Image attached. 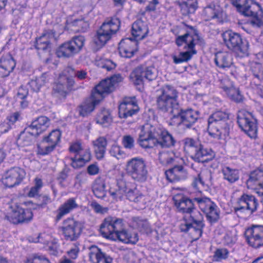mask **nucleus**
I'll list each match as a JSON object with an SVG mask.
<instances>
[{
    "instance_id": "obj_7",
    "label": "nucleus",
    "mask_w": 263,
    "mask_h": 263,
    "mask_svg": "<svg viewBox=\"0 0 263 263\" xmlns=\"http://www.w3.org/2000/svg\"><path fill=\"white\" fill-rule=\"evenodd\" d=\"M120 24V20L117 18H112L103 23L93 40L97 50L102 47L116 33L119 29Z\"/></svg>"
},
{
    "instance_id": "obj_51",
    "label": "nucleus",
    "mask_w": 263,
    "mask_h": 263,
    "mask_svg": "<svg viewBox=\"0 0 263 263\" xmlns=\"http://www.w3.org/2000/svg\"><path fill=\"white\" fill-rule=\"evenodd\" d=\"M133 227L143 232H148L149 231V226L146 220H144L136 217L133 219Z\"/></svg>"
},
{
    "instance_id": "obj_49",
    "label": "nucleus",
    "mask_w": 263,
    "mask_h": 263,
    "mask_svg": "<svg viewBox=\"0 0 263 263\" xmlns=\"http://www.w3.org/2000/svg\"><path fill=\"white\" fill-rule=\"evenodd\" d=\"M198 174L200 179L202 180V184H204L205 190H207L213 184L211 171L208 169H204L202 170Z\"/></svg>"
},
{
    "instance_id": "obj_45",
    "label": "nucleus",
    "mask_w": 263,
    "mask_h": 263,
    "mask_svg": "<svg viewBox=\"0 0 263 263\" xmlns=\"http://www.w3.org/2000/svg\"><path fill=\"white\" fill-rule=\"evenodd\" d=\"M219 8L214 4L211 3L205 7L203 10L204 15L207 19L211 20L216 18L219 14Z\"/></svg>"
},
{
    "instance_id": "obj_3",
    "label": "nucleus",
    "mask_w": 263,
    "mask_h": 263,
    "mask_svg": "<svg viewBox=\"0 0 263 263\" xmlns=\"http://www.w3.org/2000/svg\"><path fill=\"white\" fill-rule=\"evenodd\" d=\"M190 28L192 30V32H186L182 35L177 36L175 42L178 46H182L185 44L184 48L189 50L185 52H180L178 56L175 55L172 56L173 62L176 64L187 62L197 52L194 47L196 44V42L200 40L199 36L197 30L193 27H191Z\"/></svg>"
},
{
    "instance_id": "obj_31",
    "label": "nucleus",
    "mask_w": 263,
    "mask_h": 263,
    "mask_svg": "<svg viewBox=\"0 0 263 263\" xmlns=\"http://www.w3.org/2000/svg\"><path fill=\"white\" fill-rule=\"evenodd\" d=\"M50 124L49 119L45 116H41L34 120L28 127L29 130L37 136L45 131Z\"/></svg>"
},
{
    "instance_id": "obj_24",
    "label": "nucleus",
    "mask_w": 263,
    "mask_h": 263,
    "mask_svg": "<svg viewBox=\"0 0 263 263\" xmlns=\"http://www.w3.org/2000/svg\"><path fill=\"white\" fill-rule=\"evenodd\" d=\"M195 198L190 199L182 194H177L173 197L174 204L178 211L183 213H190L194 209Z\"/></svg>"
},
{
    "instance_id": "obj_30",
    "label": "nucleus",
    "mask_w": 263,
    "mask_h": 263,
    "mask_svg": "<svg viewBox=\"0 0 263 263\" xmlns=\"http://www.w3.org/2000/svg\"><path fill=\"white\" fill-rule=\"evenodd\" d=\"M55 32L53 30H44L42 35L36 40L35 48L40 50L50 48V41L54 38Z\"/></svg>"
},
{
    "instance_id": "obj_39",
    "label": "nucleus",
    "mask_w": 263,
    "mask_h": 263,
    "mask_svg": "<svg viewBox=\"0 0 263 263\" xmlns=\"http://www.w3.org/2000/svg\"><path fill=\"white\" fill-rule=\"evenodd\" d=\"M126 197L129 201L137 203L144 205L146 203L145 196L136 187L133 189H128L126 193Z\"/></svg>"
},
{
    "instance_id": "obj_14",
    "label": "nucleus",
    "mask_w": 263,
    "mask_h": 263,
    "mask_svg": "<svg viewBox=\"0 0 263 263\" xmlns=\"http://www.w3.org/2000/svg\"><path fill=\"white\" fill-rule=\"evenodd\" d=\"M122 80V78L120 74H116L102 80L92 90L91 93L92 97L101 101L106 95L115 89L116 86Z\"/></svg>"
},
{
    "instance_id": "obj_26",
    "label": "nucleus",
    "mask_w": 263,
    "mask_h": 263,
    "mask_svg": "<svg viewBox=\"0 0 263 263\" xmlns=\"http://www.w3.org/2000/svg\"><path fill=\"white\" fill-rule=\"evenodd\" d=\"M89 257L92 263L112 262V258L110 256L103 252L100 248L95 246L90 247Z\"/></svg>"
},
{
    "instance_id": "obj_36",
    "label": "nucleus",
    "mask_w": 263,
    "mask_h": 263,
    "mask_svg": "<svg viewBox=\"0 0 263 263\" xmlns=\"http://www.w3.org/2000/svg\"><path fill=\"white\" fill-rule=\"evenodd\" d=\"M221 173L223 179L230 183H234L239 179V172L237 169L225 166L222 167Z\"/></svg>"
},
{
    "instance_id": "obj_63",
    "label": "nucleus",
    "mask_w": 263,
    "mask_h": 263,
    "mask_svg": "<svg viewBox=\"0 0 263 263\" xmlns=\"http://www.w3.org/2000/svg\"><path fill=\"white\" fill-rule=\"evenodd\" d=\"M91 207L93 208L95 212L100 214L107 213L108 211V208L107 207H103L97 202H92L91 203Z\"/></svg>"
},
{
    "instance_id": "obj_11",
    "label": "nucleus",
    "mask_w": 263,
    "mask_h": 263,
    "mask_svg": "<svg viewBox=\"0 0 263 263\" xmlns=\"http://www.w3.org/2000/svg\"><path fill=\"white\" fill-rule=\"evenodd\" d=\"M123 228V220L116 217L108 216L104 219L100 227V232L104 238L117 240V233Z\"/></svg>"
},
{
    "instance_id": "obj_60",
    "label": "nucleus",
    "mask_w": 263,
    "mask_h": 263,
    "mask_svg": "<svg viewBox=\"0 0 263 263\" xmlns=\"http://www.w3.org/2000/svg\"><path fill=\"white\" fill-rule=\"evenodd\" d=\"M229 254L228 251L226 249H218L214 252L213 259L215 261H220L226 259Z\"/></svg>"
},
{
    "instance_id": "obj_10",
    "label": "nucleus",
    "mask_w": 263,
    "mask_h": 263,
    "mask_svg": "<svg viewBox=\"0 0 263 263\" xmlns=\"http://www.w3.org/2000/svg\"><path fill=\"white\" fill-rule=\"evenodd\" d=\"M237 123L239 127L251 138L257 137V120L251 112L239 110L237 114Z\"/></svg>"
},
{
    "instance_id": "obj_62",
    "label": "nucleus",
    "mask_w": 263,
    "mask_h": 263,
    "mask_svg": "<svg viewBox=\"0 0 263 263\" xmlns=\"http://www.w3.org/2000/svg\"><path fill=\"white\" fill-rule=\"evenodd\" d=\"M193 224L189 219L184 218L183 221L180 225V229L181 232L189 233Z\"/></svg>"
},
{
    "instance_id": "obj_56",
    "label": "nucleus",
    "mask_w": 263,
    "mask_h": 263,
    "mask_svg": "<svg viewBox=\"0 0 263 263\" xmlns=\"http://www.w3.org/2000/svg\"><path fill=\"white\" fill-rule=\"evenodd\" d=\"M204 225L193 224L189 234L193 240H198L202 235Z\"/></svg>"
},
{
    "instance_id": "obj_48",
    "label": "nucleus",
    "mask_w": 263,
    "mask_h": 263,
    "mask_svg": "<svg viewBox=\"0 0 263 263\" xmlns=\"http://www.w3.org/2000/svg\"><path fill=\"white\" fill-rule=\"evenodd\" d=\"M61 137V131L59 129H54L49 133L48 136L45 137L44 139L56 147L60 141Z\"/></svg>"
},
{
    "instance_id": "obj_41",
    "label": "nucleus",
    "mask_w": 263,
    "mask_h": 263,
    "mask_svg": "<svg viewBox=\"0 0 263 263\" xmlns=\"http://www.w3.org/2000/svg\"><path fill=\"white\" fill-rule=\"evenodd\" d=\"M105 184L101 179L95 180L92 186L94 195L98 198H103L106 195Z\"/></svg>"
},
{
    "instance_id": "obj_28",
    "label": "nucleus",
    "mask_w": 263,
    "mask_h": 263,
    "mask_svg": "<svg viewBox=\"0 0 263 263\" xmlns=\"http://www.w3.org/2000/svg\"><path fill=\"white\" fill-rule=\"evenodd\" d=\"M166 177L170 182H175L185 179L187 173L182 165H175L165 171Z\"/></svg>"
},
{
    "instance_id": "obj_25",
    "label": "nucleus",
    "mask_w": 263,
    "mask_h": 263,
    "mask_svg": "<svg viewBox=\"0 0 263 263\" xmlns=\"http://www.w3.org/2000/svg\"><path fill=\"white\" fill-rule=\"evenodd\" d=\"M138 49V42L131 38H126L121 41L119 45L120 55L125 58L132 57Z\"/></svg>"
},
{
    "instance_id": "obj_2",
    "label": "nucleus",
    "mask_w": 263,
    "mask_h": 263,
    "mask_svg": "<svg viewBox=\"0 0 263 263\" xmlns=\"http://www.w3.org/2000/svg\"><path fill=\"white\" fill-rule=\"evenodd\" d=\"M138 143L144 148H151L155 146L170 147L175 145L176 140L162 126L147 124L141 128Z\"/></svg>"
},
{
    "instance_id": "obj_9",
    "label": "nucleus",
    "mask_w": 263,
    "mask_h": 263,
    "mask_svg": "<svg viewBox=\"0 0 263 263\" xmlns=\"http://www.w3.org/2000/svg\"><path fill=\"white\" fill-rule=\"evenodd\" d=\"M127 174L135 181L145 182L147 178L148 170L145 160L134 157L128 160L126 164Z\"/></svg>"
},
{
    "instance_id": "obj_4",
    "label": "nucleus",
    "mask_w": 263,
    "mask_h": 263,
    "mask_svg": "<svg viewBox=\"0 0 263 263\" xmlns=\"http://www.w3.org/2000/svg\"><path fill=\"white\" fill-rule=\"evenodd\" d=\"M228 119L229 115L224 111H217L212 114L208 119L209 134L218 139L226 138L230 130Z\"/></svg>"
},
{
    "instance_id": "obj_21",
    "label": "nucleus",
    "mask_w": 263,
    "mask_h": 263,
    "mask_svg": "<svg viewBox=\"0 0 263 263\" xmlns=\"http://www.w3.org/2000/svg\"><path fill=\"white\" fill-rule=\"evenodd\" d=\"M33 216L30 209H25L20 206H15L6 216L10 222L16 224L31 220Z\"/></svg>"
},
{
    "instance_id": "obj_54",
    "label": "nucleus",
    "mask_w": 263,
    "mask_h": 263,
    "mask_svg": "<svg viewBox=\"0 0 263 263\" xmlns=\"http://www.w3.org/2000/svg\"><path fill=\"white\" fill-rule=\"evenodd\" d=\"M190 214L189 220L193 224L197 225H204L203 223V216L202 214L198 211L192 210Z\"/></svg>"
},
{
    "instance_id": "obj_6",
    "label": "nucleus",
    "mask_w": 263,
    "mask_h": 263,
    "mask_svg": "<svg viewBox=\"0 0 263 263\" xmlns=\"http://www.w3.org/2000/svg\"><path fill=\"white\" fill-rule=\"evenodd\" d=\"M69 151L70 153L73 154L74 156L66 157L65 160L75 169L83 167L91 160L90 150L85 148L80 141L70 143Z\"/></svg>"
},
{
    "instance_id": "obj_42",
    "label": "nucleus",
    "mask_w": 263,
    "mask_h": 263,
    "mask_svg": "<svg viewBox=\"0 0 263 263\" xmlns=\"http://www.w3.org/2000/svg\"><path fill=\"white\" fill-rule=\"evenodd\" d=\"M112 119L108 109H103L99 112L96 117V122L103 126H108L111 122Z\"/></svg>"
},
{
    "instance_id": "obj_55",
    "label": "nucleus",
    "mask_w": 263,
    "mask_h": 263,
    "mask_svg": "<svg viewBox=\"0 0 263 263\" xmlns=\"http://www.w3.org/2000/svg\"><path fill=\"white\" fill-rule=\"evenodd\" d=\"M71 26L77 28L74 30L76 31L84 32L89 27V23L83 18L77 19L71 22Z\"/></svg>"
},
{
    "instance_id": "obj_57",
    "label": "nucleus",
    "mask_w": 263,
    "mask_h": 263,
    "mask_svg": "<svg viewBox=\"0 0 263 263\" xmlns=\"http://www.w3.org/2000/svg\"><path fill=\"white\" fill-rule=\"evenodd\" d=\"M173 156V152H162L159 154V159L162 164H168L174 161L175 159Z\"/></svg>"
},
{
    "instance_id": "obj_5",
    "label": "nucleus",
    "mask_w": 263,
    "mask_h": 263,
    "mask_svg": "<svg viewBox=\"0 0 263 263\" xmlns=\"http://www.w3.org/2000/svg\"><path fill=\"white\" fill-rule=\"evenodd\" d=\"M232 5L236 7L237 11L246 16L253 18L252 23L260 27L263 22L262 17L263 11L260 6L252 0H231Z\"/></svg>"
},
{
    "instance_id": "obj_12",
    "label": "nucleus",
    "mask_w": 263,
    "mask_h": 263,
    "mask_svg": "<svg viewBox=\"0 0 263 263\" xmlns=\"http://www.w3.org/2000/svg\"><path fill=\"white\" fill-rule=\"evenodd\" d=\"M64 239L68 241H76L80 237L82 231V224L72 218H67L63 222L60 227Z\"/></svg>"
},
{
    "instance_id": "obj_18",
    "label": "nucleus",
    "mask_w": 263,
    "mask_h": 263,
    "mask_svg": "<svg viewBox=\"0 0 263 263\" xmlns=\"http://www.w3.org/2000/svg\"><path fill=\"white\" fill-rule=\"evenodd\" d=\"M26 175L25 171L19 167H11L5 172L2 179L4 185L8 187H12L18 185Z\"/></svg>"
},
{
    "instance_id": "obj_8",
    "label": "nucleus",
    "mask_w": 263,
    "mask_h": 263,
    "mask_svg": "<svg viewBox=\"0 0 263 263\" xmlns=\"http://www.w3.org/2000/svg\"><path fill=\"white\" fill-rule=\"evenodd\" d=\"M222 37L228 48L234 51L238 56L244 57L249 54V44L242 41L239 33L228 30L222 34Z\"/></svg>"
},
{
    "instance_id": "obj_40",
    "label": "nucleus",
    "mask_w": 263,
    "mask_h": 263,
    "mask_svg": "<svg viewBox=\"0 0 263 263\" xmlns=\"http://www.w3.org/2000/svg\"><path fill=\"white\" fill-rule=\"evenodd\" d=\"M220 87L231 100L237 103H239L242 101L243 98L242 95L240 93L238 88H236L233 86L229 87L223 85Z\"/></svg>"
},
{
    "instance_id": "obj_15",
    "label": "nucleus",
    "mask_w": 263,
    "mask_h": 263,
    "mask_svg": "<svg viewBox=\"0 0 263 263\" xmlns=\"http://www.w3.org/2000/svg\"><path fill=\"white\" fill-rule=\"evenodd\" d=\"M248 245L255 249L263 247V225L252 224L245 232Z\"/></svg>"
},
{
    "instance_id": "obj_23",
    "label": "nucleus",
    "mask_w": 263,
    "mask_h": 263,
    "mask_svg": "<svg viewBox=\"0 0 263 263\" xmlns=\"http://www.w3.org/2000/svg\"><path fill=\"white\" fill-rule=\"evenodd\" d=\"M249 189L254 190L260 196H263V172L255 170L251 173L247 181Z\"/></svg>"
},
{
    "instance_id": "obj_29",
    "label": "nucleus",
    "mask_w": 263,
    "mask_h": 263,
    "mask_svg": "<svg viewBox=\"0 0 263 263\" xmlns=\"http://www.w3.org/2000/svg\"><path fill=\"white\" fill-rule=\"evenodd\" d=\"M148 29L146 22L141 20L135 21L132 28V34L134 40L138 41L143 39L147 34Z\"/></svg>"
},
{
    "instance_id": "obj_16",
    "label": "nucleus",
    "mask_w": 263,
    "mask_h": 263,
    "mask_svg": "<svg viewBox=\"0 0 263 263\" xmlns=\"http://www.w3.org/2000/svg\"><path fill=\"white\" fill-rule=\"evenodd\" d=\"M200 209L206 215L207 219L210 222H215L219 218L217 206L209 198L197 197L195 198Z\"/></svg>"
},
{
    "instance_id": "obj_33",
    "label": "nucleus",
    "mask_w": 263,
    "mask_h": 263,
    "mask_svg": "<svg viewBox=\"0 0 263 263\" xmlns=\"http://www.w3.org/2000/svg\"><path fill=\"white\" fill-rule=\"evenodd\" d=\"M194 156L197 161L203 162L212 160L215 154L212 149L205 147L200 143L194 154Z\"/></svg>"
},
{
    "instance_id": "obj_61",
    "label": "nucleus",
    "mask_w": 263,
    "mask_h": 263,
    "mask_svg": "<svg viewBox=\"0 0 263 263\" xmlns=\"http://www.w3.org/2000/svg\"><path fill=\"white\" fill-rule=\"evenodd\" d=\"M122 144L125 148L131 149L135 145V140L131 136L125 135L122 138Z\"/></svg>"
},
{
    "instance_id": "obj_34",
    "label": "nucleus",
    "mask_w": 263,
    "mask_h": 263,
    "mask_svg": "<svg viewBox=\"0 0 263 263\" xmlns=\"http://www.w3.org/2000/svg\"><path fill=\"white\" fill-rule=\"evenodd\" d=\"M117 240H119L125 243H136L138 240V234L127 230L120 229L117 233Z\"/></svg>"
},
{
    "instance_id": "obj_47",
    "label": "nucleus",
    "mask_w": 263,
    "mask_h": 263,
    "mask_svg": "<svg viewBox=\"0 0 263 263\" xmlns=\"http://www.w3.org/2000/svg\"><path fill=\"white\" fill-rule=\"evenodd\" d=\"M250 70L253 75L259 80H263V66L257 62H251L250 64Z\"/></svg>"
},
{
    "instance_id": "obj_22",
    "label": "nucleus",
    "mask_w": 263,
    "mask_h": 263,
    "mask_svg": "<svg viewBox=\"0 0 263 263\" xmlns=\"http://www.w3.org/2000/svg\"><path fill=\"white\" fill-rule=\"evenodd\" d=\"M139 110L135 97L125 98L119 106V116L126 119L137 114Z\"/></svg>"
},
{
    "instance_id": "obj_13",
    "label": "nucleus",
    "mask_w": 263,
    "mask_h": 263,
    "mask_svg": "<svg viewBox=\"0 0 263 263\" xmlns=\"http://www.w3.org/2000/svg\"><path fill=\"white\" fill-rule=\"evenodd\" d=\"M85 39L82 36H76L69 41L62 44L57 50L58 57L69 58L78 53L84 44Z\"/></svg>"
},
{
    "instance_id": "obj_50",
    "label": "nucleus",
    "mask_w": 263,
    "mask_h": 263,
    "mask_svg": "<svg viewBox=\"0 0 263 263\" xmlns=\"http://www.w3.org/2000/svg\"><path fill=\"white\" fill-rule=\"evenodd\" d=\"M0 64L7 68L10 72H12L15 66V62L10 55H7L0 59Z\"/></svg>"
},
{
    "instance_id": "obj_27",
    "label": "nucleus",
    "mask_w": 263,
    "mask_h": 263,
    "mask_svg": "<svg viewBox=\"0 0 263 263\" xmlns=\"http://www.w3.org/2000/svg\"><path fill=\"white\" fill-rule=\"evenodd\" d=\"M216 65L220 69L227 70L233 65L231 53L228 52H218L215 55Z\"/></svg>"
},
{
    "instance_id": "obj_59",
    "label": "nucleus",
    "mask_w": 263,
    "mask_h": 263,
    "mask_svg": "<svg viewBox=\"0 0 263 263\" xmlns=\"http://www.w3.org/2000/svg\"><path fill=\"white\" fill-rule=\"evenodd\" d=\"M43 186V183L41 179L35 178V185L32 187L28 193V196L29 197H34L37 195L39 192L40 190Z\"/></svg>"
},
{
    "instance_id": "obj_43",
    "label": "nucleus",
    "mask_w": 263,
    "mask_h": 263,
    "mask_svg": "<svg viewBox=\"0 0 263 263\" xmlns=\"http://www.w3.org/2000/svg\"><path fill=\"white\" fill-rule=\"evenodd\" d=\"M128 189L125 182L121 181L118 183V189L116 191L110 190L109 193L114 199H121L124 195L126 196Z\"/></svg>"
},
{
    "instance_id": "obj_58",
    "label": "nucleus",
    "mask_w": 263,
    "mask_h": 263,
    "mask_svg": "<svg viewBox=\"0 0 263 263\" xmlns=\"http://www.w3.org/2000/svg\"><path fill=\"white\" fill-rule=\"evenodd\" d=\"M109 153L112 156L116 157L118 159H123L126 156V154L122 150V148L115 144L111 146Z\"/></svg>"
},
{
    "instance_id": "obj_38",
    "label": "nucleus",
    "mask_w": 263,
    "mask_h": 263,
    "mask_svg": "<svg viewBox=\"0 0 263 263\" xmlns=\"http://www.w3.org/2000/svg\"><path fill=\"white\" fill-rule=\"evenodd\" d=\"M37 135H35L27 128L24 132L21 133L17 142L18 144L22 147L31 145L35 140Z\"/></svg>"
},
{
    "instance_id": "obj_19",
    "label": "nucleus",
    "mask_w": 263,
    "mask_h": 263,
    "mask_svg": "<svg viewBox=\"0 0 263 263\" xmlns=\"http://www.w3.org/2000/svg\"><path fill=\"white\" fill-rule=\"evenodd\" d=\"M74 83L73 79L61 74L57 81L54 83L52 88V95L59 98L66 97L67 90L72 88Z\"/></svg>"
},
{
    "instance_id": "obj_32",
    "label": "nucleus",
    "mask_w": 263,
    "mask_h": 263,
    "mask_svg": "<svg viewBox=\"0 0 263 263\" xmlns=\"http://www.w3.org/2000/svg\"><path fill=\"white\" fill-rule=\"evenodd\" d=\"M78 204L74 198H70L61 204L57 210L55 220L59 221L62 218L78 208Z\"/></svg>"
},
{
    "instance_id": "obj_17",
    "label": "nucleus",
    "mask_w": 263,
    "mask_h": 263,
    "mask_svg": "<svg viewBox=\"0 0 263 263\" xmlns=\"http://www.w3.org/2000/svg\"><path fill=\"white\" fill-rule=\"evenodd\" d=\"M156 77V70L153 66H138L130 75L131 80L135 85H140L143 83L144 79L148 81H152Z\"/></svg>"
},
{
    "instance_id": "obj_44",
    "label": "nucleus",
    "mask_w": 263,
    "mask_h": 263,
    "mask_svg": "<svg viewBox=\"0 0 263 263\" xmlns=\"http://www.w3.org/2000/svg\"><path fill=\"white\" fill-rule=\"evenodd\" d=\"M184 149L189 153L194 154L200 142L198 140L186 138L183 140Z\"/></svg>"
},
{
    "instance_id": "obj_46",
    "label": "nucleus",
    "mask_w": 263,
    "mask_h": 263,
    "mask_svg": "<svg viewBox=\"0 0 263 263\" xmlns=\"http://www.w3.org/2000/svg\"><path fill=\"white\" fill-rule=\"evenodd\" d=\"M55 148V146L43 139L37 146V153L41 155H46L52 152Z\"/></svg>"
},
{
    "instance_id": "obj_35",
    "label": "nucleus",
    "mask_w": 263,
    "mask_h": 263,
    "mask_svg": "<svg viewBox=\"0 0 263 263\" xmlns=\"http://www.w3.org/2000/svg\"><path fill=\"white\" fill-rule=\"evenodd\" d=\"M100 101L96 97H93L92 95L87 99L79 107V113L82 116L85 117L91 112Z\"/></svg>"
},
{
    "instance_id": "obj_64",
    "label": "nucleus",
    "mask_w": 263,
    "mask_h": 263,
    "mask_svg": "<svg viewBox=\"0 0 263 263\" xmlns=\"http://www.w3.org/2000/svg\"><path fill=\"white\" fill-rule=\"evenodd\" d=\"M158 0H152L148 2L147 5L145 7V10L146 12H152L156 11L157 7L159 4Z\"/></svg>"
},
{
    "instance_id": "obj_1",
    "label": "nucleus",
    "mask_w": 263,
    "mask_h": 263,
    "mask_svg": "<svg viewBox=\"0 0 263 263\" xmlns=\"http://www.w3.org/2000/svg\"><path fill=\"white\" fill-rule=\"evenodd\" d=\"M157 105L164 112H170L174 118H179L178 124L191 127L199 118L198 112L192 109H183L177 102L178 92L175 87L166 84L157 91Z\"/></svg>"
},
{
    "instance_id": "obj_53",
    "label": "nucleus",
    "mask_w": 263,
    "mask_h": 263,
    "mask_svg": "<svg viewBox=\"0 0 263 263\" xmlns=\"http://www.w3.org/2000/svg\"><path fill=\"white\" fill-rule=\"evenodd\" d=\"M24 263H51L45 255L39 254H33L28 257Z\"/></svg>"
},
{
    "instance_id": "obj_37",
    "label": "nucleus",
    "mask_w": 263,
    "mask_h": 263,
    "mask_svg": "<svg viewBox=\"0 0 263 263\" xmlns=\"http://www.w3.org/2000/svg\"><path fill=\"white\" fill-rule=\"evenodd\" d=\"M94 151L97 159H101L106 152L107 141L104 137H101L93 141Z\"/></svg>"
},
{
    "instance_id": "obj_52",
    "label": "nucleus",
    "mask_w": 263,
    "mask_h": 263,
    "mask_svg": "<svg viewBox=\"0 0 263 263\" xmlns=\"http://www.w3.org/2000/svg\"><path fill=\"white\" fill-rule=\"evenodd\" d=\"M237 241V235L235 230L227 231L223 238V242L225 245L232 246Z\"/></svg>"
},
{
    "instance_id": "obj_20",
    "label": "nucleus",
    "mask_w": 263,
    "mask_h": 263,
    "mask_svg": "<svg viewBox=\"0 0 263 263\" xmlns=\"http://www.w3.org/2000/svg\"><path fill=\"white\" fill-rule=\"evenodd\" d=\"M258 205V200L254 196L243 194L238 198L234 210L235 212L248 211L252 213L256 211Z\"/></svg>"
}]
</instances>
